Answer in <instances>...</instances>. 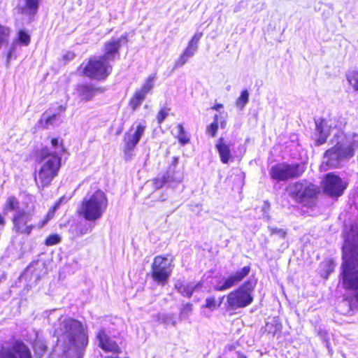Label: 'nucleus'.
Returning <instances> with one entry per match:
<instances>
[{
    "label": "nucleus",
    "mask_w": 358,
    "mask_h": 358,
    "mask_svg": "<svg viewBox=\"0 0 358 358\" xmlns=\"http://www.w3.org/2000/svg\"><path fill=\"white\" fill-rule=\"evenodd\" d=\"M250 272V266H245L227 278H223L214 286L216 291H224L241 282Z\"/></svg>",
    "instance_id": "nucleus-14"
},
{
    "label": "nucleus",
    "mask_w": 358,
    "mask_h": 358,
    "mask_svg": "<svg viewBox=\"0 0 358 358\" xmlns=\"http://www.w3.org/2000/svg\"><path fill=\"white\" fill-rule=\"evenodd\" d=\"M220 127H221L222 129L225 128V127H226V125H227V122H226V121H225L224 120H223L220 121Z\"/></svg>",
    "instance_id": "nucleus-52"
},
{
    "label": "nucleus",
    "mask_w": 358,
    "mask_h": 358,
    "mask_svg": "<svg viewBox=\"0 0 358 358\" xmlns=\"http://www.w3.org/2000/svg\"><path fill=\"white\" fill-rule=\"evenodd\" d=\"M316 135L317 145L324 144L332 129H335L336 125L332 120L327 121L324 120H315Z\"/></svg>",
    "instance_id": "nucleus-18"
},
{
    "label": "nucleus",
    "mask_w": 358,
    "mask_h": 358,
    "mask_svg": "<svg viewBox=\"0 0 358 358\" xmlns=\"http://www.w3.org/2000/svg\"><path fill=\"white\" fill-rule=\"evenodd\" d=\"M59 327L55 330L57 344L61 343L66 352L71 348L84 350L88 345V333L83 324L71 317L59 319Z\"/></svg>",
    "instance_id": "nucleus-4"
},
{
    "label": "nucleus",
    "mask_w": 358,
    "mask_h": 358,
    "mask_svg": "<svg viewBox=\"0 0 358 358\" xmlns=\"http://www.w3.org/2000/svg\"><path fill=\"white\" fill-rule=\"evenodd\" d=\"M341 280L348 292L339 305L340 311L348 313L358 308V223L345 224L343 231Z\"/></svg>",
    "instance_id": "nucleus-1"
},
{
    "label": "nucleus",
    "mask_w": 358,
    "mask_h": 358,
    "mask_svg": "<svg viewBox=\"0 0 358 358\" xmlns=\"http://www.w3.org/2000/svg\"><path fill=\"white\" fill-rule=\"evenodd\" d=\"M177 138L178 141L182 145L187 144L189 141V138L182 124L177 125Z\"/></svg>",
    "instance_id": "nucleus-27"
},
{
    "label": "nucleus",
    "mask_w": 358,
    "mask_h": 358,
    "mask_svg": "<svg viewBox=\"0 0 358 358\" xmlns=\"http://www.w3.org/2000/svg\"><path fill=\"white\" fill-rule=\"evenodd\" d=\"M356 208H358V192L355 194L354 196V201H353Z\"/></svg>",
    "instance_id": "nucleus-48"
},
{
    "label": "nucleus",
    "mask_w": 358,
    "mask_h": 358,
    "mask_svg": "<svg viewBox=\"0 0 358 358\" xmlns=\"http://www.w3.org/2000/svg\"><path fill=\"white\" fill-rule=\"evenodd\" d=\"M223 108V105L221 103H217L215 104L212 108L215 110H220L221 108Z\"/></svg>",
    "instance_id": "nucleus-47"
},
{
    "label": "nucleus",
    "mask_w": 358,
    "mask_h": 358,
    "mask_svg": "<svg viewBox=\"0 0 358 358\" xmlns=\"http://www.w3.org/2000/svg\"><path fill=\"white\" fill-rule=\"evenodd\" d=\"M171 264L166 257L157 256L152 264V277L160 285H164L171 273Z\"/></svg>",
    "instance_id": "nucleus-11"
},
{
    "label": "nucleus",
    "mask_w": 358,
    "mask_h": 358,
    "mask_svg": "<svg viewBox=\"0 0 358 358\" xmlns=\"http://www.w3.org/2000/svg\"><path fill=\"white\" fill-rule=\"evenodd\" d=\"M62 120L57 113L52 114L49 111L44 113L40 120L41 126L44 128L48 129L50 126L58 125Z\"/></svg>",
    "instance_id": "nucleus-22"
},
{
    "label": "nucleus",
    "mask_w": 358,
    "mask_h": 358,
    "mask_svg": "<svg viewBox=\"0 0 358 358\" xmlns=\"http://www.w3.org/2000/svg\"><path fill=\"white\" fill-rule=\"evenodd\" d=\"M188 59H189L183 54H181L180 57L175 62L174 69L182 67L188 61Z\"/></svg>",
    "instance_id": "nucleus-43"
},
{
    "label": "nucleus",
    "mask_w": 358,
    "mask_h": 358,
    "mask_svg": "<svg viewBox=\"0 0 358 358\" xmlns=\"http://www.w3.org/2000/svg\"><path fill=\"white\" fill-rule=\"evenodd\" d=\"M66 150L62 141L52 138L50 145L41 149L37 158L41 166L35 175V180L38 187L49 185L57 176L61 166V158Z\"/></svg>",
    "instance_id": "nucleus-2"
},
{
    "label": "nucleus",
    "mask_w": 358,
    "mask_h": 358,
    "mask_svg": "<svg viewBox=\"0 0 358 358\" xmlns=\"http://www.w3.org/2000/svg\"><path fill=\"white\" fill-rule=\"evenodd\" d=\"M6 223L5 218L0 213V225L3 226Z\"/></svg>",
    "instance_id": "nucleus-49"
},
{
    "label": "nucleus",
    "mask_w": 358,
    "mask_h": 358,
    "mask_svg": "<svg viewBox=\"0 0 358 358\" xmlns=\"http://www.w3.org/2000/svg\"><path fill=\"white\" fill-rule=\"evenodd\" d=\"M158 180H162L160 186L163 184L169 183L170 182H180L182 180V176L179 172L176 173L174 169L169 167L165 174L162 176L161 178H158Z\"/></svg>",
    "instance_id": "nucleus-23"
},
{
    "label": "nucleus",
    "mask_w": 358,
    "mask_h": 358,
    "mask_svg": "<svg viewBox=\"0 0 358 358\" xmlns=\"http://www.w3.org/2000/svg\"><path fill=\"white\" fill-rule=\"evenodd\" d=\"M36 200L31 194H25L22 204L13 196L8 197L3 206V213L6 215L13 212L12 222L14 229L19 233L29 234L36 224L31 223L36 215Z\"/></svg>",
    "instance_id": "nucleus-3"
},
{
    "label": "nucleus",
    "mask_w": 358,
    "mask_h": 358,
    "mask_svg": "<svg viewBox=\"0 0 358 358\" xmlns=\"http://www.w3.org/2000/svg\"><path fill=\"white\" fill-rule=\"evenodd\" d=\"M324 192L331 197L341 196L346 189V184L334 173H327L322 180Z\"/></svg>",
    "instance_id": "nucleus-12"
},
{
    "label": "nucleus",
    "mask_w": 358,
    "mask_h": 358,
    "mask_svg": "<svg viewBox=\"0 0 358 358\" xmlns=\"http://www.w3.org/2000/svg\"><path fill=\"white\" fill-rule=\"evenodd\" d=\"M128 42V34L124 33L119 38H113L110 41L105 43L103 45L104 54L101 56L102 59L110 63L114 61L116 57H120L119 50L122 44Z\"/></svg>",
    "instance_id": "nucleus-13"
},
{
    "label": "nucleus",
    "mask_w": 358,
    "mask_h": 358,
    "mask_svg": "<svg viewBox=\"0 0 358 358\" xmlns=\"http://www.w3.org/2000/svg\"><path fill=\"white\" fill-rule=\"evenodd\" d=\"M64 197L61 198L59 201H57L55 205L52 206V209H50L47 215L46 219L43 220L41 223L38 224V227H43L49 220H50L53 215L55 212L59 208L61 203L63 201Z\"/></svg>",
    "instance_id": "nucleus-28"
},
{
    "label": "nucleus",
    "mask_w": 358,
    "mask_h": 358,
    "mask_svg": "<svg viewBox=\"0 0 358 358\" xmlns=\"http://www.w3.org/2000/svg\"><path fill=\"white\" fill-rule=\"evenodd\" d=\"M96 338L98 345L102 350L115 353L120 352V348L117 343L110 338L106 333L104 329H99L96 334Z\"/></svg>",
    "instance_id": "nucleus-17"
},
{
    "label": "nucleus",
    "mask_w": 358,
    "mask_h": 358,
    "mask_svg": "<svg viewBox=\"0 0 358 358\" xmlns=\"http://www.w3.org/2000/svg\"><path fill=\"white\" fill-rule=\"evenodd\" d=\"M221 358V357H220Z\"/></svg>",
    "instance_id": "nucleus-54"
},
{
    "label": "nucleus",
    "mask_w": 358,
    "mask_h": 358,
    "mask_svg": "<svg viewBox=\"0 0 358 358\" xmlns=\"http://www.w3.org/2000/svg\"><path fill=\"white\" fill-rule=\"evenodd\" d=\"M347 79L354 90H358V71H353L350 72L347 75Z\"/></svg>",
    "instance_id": "nucleus-32"
},
{
    "label": "nucleus",
    "mask_w": 358,
    "mask_h": 358,
    "mask_svg": "<svg viewBox=\"0 0 358 358\" xmlns=\"http://www.w3.org/2000/svg\"><path fill=\"white\" fill-rule=\"evenodd\" d=\"M270 324L269 323H267L266 324V331H268L269 333L272 332L273 334L275 333V331H272L271 329H270Z\"/></svg>",
    "instance_id": "nucleus-51"
},
{
    "label": "nucleus",
    "mask_w": 358,
    "mask_h": 358,
    "mask_svg": "<svg viewBox=\"0 0 358 358\" xmlns=\"http://www.w3.org/2000/svg\"><path fill=\"white\" fill-rule=\"evenodd\" d=\"M288 192L296 201L306 205L315 198L319 193V188L303 180L289 185Z\"/></svg>",
    "instance_id": "nucleus-9"
},
{
    "label": "nucleus",
    "mask_w": 358,
    "mask_h": 358,
    "mask_svg": "<svg viewBox=\"0 0 358 358\" xmlns=\"http://www.w3.org/2000/svg\"><path fill=\"white\" fill-rule=\"evenodd\" d=\"M124 155L125 160H131L134 155V148L124 145Z\"/></svg>",
    "instance_id": "nucleus-39"
},
{
    "label": "nucleus",
    "mask_w": 358,
    "mask_h": 358,
    "mask_svg": "<svg viewBox=\"0 0 358 358\" xmlns=\"http://www.w3.org/2000/svg\"><path fill=\"white\" fill-rule=\"evenodd\" d=\"M305 171L304 164L282 162L272 166L269 170V175L273 180L281 182L299 178Z\"/></svg>",
    "instance_id": "nucleus-8"
},
{
    "label": "nucleus",
    "mask_w": 358,
    "mask_h": 358,
    "mask_svg": "<svg viewBox=\"0 0 358 358\" xmlns=\"http://www.w3.org/2000/svg\"><path fill=\"white\" fill-rule=\"evenodd\" d=\"M108 198L104 192L96 189L83 198L78 208L80 216L87 221L94 222L102 217L108 208Z\"/></svg>",
    "instance_id": "nucleus-5"
},
{
    "label": "nucleus",
    "mask_w": 358,
    "mask_h": 358,
    "mask_svg": "<svg viewBox=\"0 0 358 358\" xmlns=\"http://www.w3.org/2000/svg\"><path fill=\"white\" fill-rule=\"evenodd\" d=\"M335 264L332 259H328L323 262L321 264V275L327 278L329 275L334 271Z\"/></svg>",
    "instance_id": "nucleus-25"
},
{
    "label": "nucleus",
    "mask_w": 358,
    "mask_h": 358,
    "mask_svg": "<svg viewBox=\"0 0 358 358\" xmlns=\"http://www.w3.org/2000/svg\"><path fill=\"white\" fill-rule=\"evenodd\" d=\"M75 57V54L73 52H66L63 55V59L65 62H69L73 59Z\"/></svg>",
    "instance_id": "nucleus-45"
},
{
    "label": "nucleus",
    "mask_w": 358,
    "mask_h": 358,
    "mask_svg": "<svg viewBox=\"0 0 358 358\" xmlns=\"http://www.w3.org/2000/svg\"><path fill=\"white\" fill-rule=\"evenodd\" d=\"M354 155L355 149L351 145H344L341 142H338L324 153L320 169L325 171L329 169L338 168L345 159L352 157Z\"/></svg>",
    "instance_id": "nucleus-7"
},
{
    "label": "nucleus",
    "mask_w": 358,
    "mask_h": 358,
    "mask_svg": "<svg viewBox=\"0 0 358 358\" xmlns=\"http://www.w3.org/2000/svg\"><path fill=\"white\" fill-rule=\"evenodd\" d=\"M159 320L166 325L175 326L176 324V320L173 314H162L160 315Z\"/></svg>",
    "instance_id": "nucleus-33"
},
{
    "label": "nucleus",
    "mask_w": 358,
    "mask_h": 358,
    "mask_svg": "<svg viewBox=\"0 0 358 358\" xmlns=\"http://www.w3.org/2000/svg\"><path fill=\"white\" fill-rule=\"evenodd\" d=\"M39 0H26V7L24 12L29 14H34L38 7Z\"/></svg>",
    "instance_id": "nucleus-30"
},
{
    "label": "nucleus",
    "mask_w": 358,
    "mask_h": 358,
    "mask_svg": "<svg viewBox=\"0 0 358 358\" xmlns=\"http://www.w3.org/2000/svg\"><path fill=\"white\" fill-rule=\"evenodd\" d=\"M18 40L24 45H28L30 43V36L25 31H20L18 33Z\"/></svg>",
    "instance_id": "nucleus-36"
},
{
    "label": "nucleus",
    "mask_w": 358,
    "mask_h": 358,
    "mask_svg": "<svg viewBox=\"0 0 358 358\" xmlns=\"http://www.w3.org/2000/svg\"><path fill=\"white\" fill-rule=\"evenodd\" d=\"M155 80V75L149 76L148 78L145 80L142 87L139 90H137V91H138L139 92H141V94L146 96L147 94H148L154 87Z\"/></svg>",
    "instance_id": "nucleus-26"
},
{
    "label": "nucleus",
    "mask_w": 358,
    "mask_h": 358,
    "mask_svg": "<svg viewBox=\"0 0 358 358\" xmlns=\"http://www.w3.org/2000/svg\"><path fill=\"white\" fill-rule=\"evenodd\" d=\"M169 111L170 108L166 107H164L160 109V110L158 112L157 115V120L159 124L163 122L165 118L169 115Z\"/></svg>",
    "instance_id": "nucleus-34"
},
{
    "label": "nucleus",
    "mask_w": 358,
    "mask_h": 358,
    "mask_svg": "<svg viewBox=\"0 0 358 358\" xmlns=\"http://www.w3.org/2000/svg\"><path fill=\"white\" fill-rule=\"evenodd\" d=\"M145 121L135 122L124 135V145L136 148L145 130Z\"/></svg>",
    "instance_id": "nucleus-16"
},
{
    "label": "nucleus",
    "mask_w": 358,
    "mask_h": 358,
    "mask_svg": "<svg viewBox=\"0 0 358 358\" xmlns=\"http://www.w3.org/2000/svg\"><path fill=\"white\" fill-rule=\"evenodd\" d=\"M14 48H11L7 55V62L8 63L10 59H12Z\"/></svg>",
    "instance_id": "nucleus-46"
},
{
    "label": "nucleus",
    "mask_w": 358,
    "mask_h": 358,
    "mask_svg": "<svg viewBox=\"0 0 358 358\" xmlns=\"http://www.w3.org/2000/svg\"><path fill=\"white\" fill-rule=\"evenodd\" d=\"M205 308H209L211 310L216 309L217 305L214 297H208L206 299Z\"/></svg>",
    "instance_id": "nucleus-44"
},
{
    "label": "nucleus",
    "mask_w": 358,
    "mask_h": 358,
    "mask_svg": "<svg viewBox=\"0 0 358 358\" xmlns=\"http://www.w3.org/2000/svg\"><path fill=\"white\" fill-rule=\"evenodd\" d=\"M197 48L192 46V45L188 44L186 49L183 51L182 54H183L188 59L192 57L195 52H196Z\"/></svg>",
    "instance_id": "nucleus-41"
},
{
    "label": "nucleus",
    "mask_w": 358,
    "mask_h": 358,
    "mask_svg": "<svg viewBox=\"0 0 358 358\" xmlns=\"http://www.w3.org/2000/svg\"><path fill=\"white\" fill-rule=\"evenodd\" d=\"M202 287V284L201 282H198L196 285H192L191 283H186L183 281H177L175 284V287L182 296H186L187 298H190L192 295V293L194 290H196Z\"/></svg>",
    "instance_id": "nucleus-21"
},
{
    "label": "nucleus",
    "mask_w": 358,
    "mask_h": 358,
    "mask_svg": "<svg viewBox=\"0 0 358 358\" xmlns=\"http://www.w3.org/2000/svg\"><path fill=\"white\" fill-rule=\"evenodd\" d=\"M10 29L0 24V45L5 42L10 35Z\"/></svg>",
    "instance_id": "nucleus-35"
},
{
    "label": "nucleus",
    "mask_w": 358,
    "mask_h": 358,
    "mask_svg": "<svg viewBox=\"0 0 358 358\" xmlns=\"http://www.w3.org/2000/svg\"><path fill=\"white\" fill-rule=\"evenodd\" d=\"M219 117L217 115H215L214 116V120L213 122L207 127L206 128V133L208 134L212 137H215L217 134L218 127H219V122H218Z\"/></svg>",
    "instance_id": "nucleus-29"
},
{
    "label": "nucleus",
    "mask_w": 358,
    "mask_h": 358,
    "mask_svg": "<svg viewBox=\"0 0 358 358\" xmlns=\"http://www.w3.org/2000/svg\"><path fill=\"white\" fill-rule=\"evenodd\" d=\"M111 71L110 63L102 59L101 56L91 58L83 69L85 76L96 80H105Z\"/></svg>",
    "instance_id": "nucleus-10"
},
{
    "label": "nucleus",
    "mask_w": 358,
    "mask_h": 358,
    "mask_svg": "<svg viewBox=\"0 0 358 358\" xmlns=\"http://www.w3.org/2000/svg\"><path fill=\"white\" fill-rule=\"evenodd\" d=\"M192 310V305L190 303H186L180 311V317L182 319H187L190 315Z\"/></svg>",
    "instance_id": "nucleus-38"
},
{
    "label": "nucleus",
    "mask_w": 358,
    "mask_h": 358,
    "mask_svg": "<svg viewBox=\"0 0 358 358\" xmlns=\"http://www.w3.org/2000/svg\"><path fill=\"white\" fill-rule=\"evenodd\" d=\"M202 36H203L202 32L195 33L188 44L192 45V46L198 48V43H199V41H200V39L201 38Z\"/></svg>",
    "instance_id": "nucleus-42"
},
{
    "label": "nucleus",
    "mask_w": 358,
    "mask_h": 358,
    "mask_svg": "<svg viewBox=\"0 0 358 358\" xmlns=\"http://www.w3.org/2000/svg\"><path fill=\"white\" fill-rule=\"evenodd\" d=\"M61 241V237L58 234H52L49 236L45 240V245H54Z\"/></svg>",
    "instance_id": "nucleus-37"
},
{
    "label": "nucleus",
    "mask_w": 358,
    "mask_h": 358,
    "mask_svg": "<svg viewBox=\"0 0 358 358\" xmlns=\"http://www.w3.org/2000/svg\"><path fill=\"white\" fill-rule=\"evenodd\" d=\"M0 358H32L28 347L22 342H15L12 346L0 348Z\"/></svg>",
    "instance_id": "nucleus-15"
},
{
    "label": "nucleus",
    "mask_w": 358,
    "mask_h": 358,
    "mask_svg": "<svg viewBox=\"0 0 358 358\" xmlns=\"http://www.w3.org/2000/svg\"><path fill=\"white\" fill-rule=\"evenodd\" d=\"M78 96L85 101L90 100L96 94L102 92L99 87H96L92 84H83L77 87Z\"/></svg>",
    "instance_id": "nucleus-19"
},
{
    "label": "nucleus",
    "mask_w": 358,
    "mask_h": 358,
    "mask_svg": "<svg viewBox=\"0 0 358 358\" xmlns=\"http://www.w3.org/2000/svg\"><path fill=\"white\" fill-rule=\"evenodd\" d=\"M268 230L271 234H276L282 238H285L287 234V232L284 229L277 227H268Z\"/></svg>",
    "instance_id": "nucleus-40"
},
{
    "label": "nucleus",
    "mask_w": 358,
    "mask_h": 358,
    "mask_svg": "<svg viewBox=\"0 0 358 358\" xmlns=\"http://www.w3.org/2000/svg\"><path fill=\"white\" fill-rule=\"evenodd\" d=\"M59 110L60 112H63V111H64L66 110V108L61 105V106H59Z\"/></svg>",
    "instance_id": "nucleus-53"
},
{
    "label": "nucleus",
    "mask_w": 358,
    "mask_h": 358,
    "mask_svg": "<svg viewBox=\"0 0 358 358\" xmlns=\"http://www.w3.org/2000/svg\"><path fill=\"white\" fill-rule=\"evenodd\" d=\"M249 100V92L247 90L242 91L241 96L236 100V106L243 109Z\"/></svg>",
    "instance_id": "nucleus-31"
},
{
    "label": "nucleus",
    "mask_w": 358,
    "mask_h": 358,
    "mask_svg": "<svg viewBox=\"0 0 358 358\" xmlns=\"http://www.w3.org/2000/svg\"><path fill=\"white\" fill-rule=\"evenodd\" d=\"M215 147L219 152L221 162L223 164H227L232 158L229 144H227L224 138L221 137L218 139Z\"/></svg>",
    "instance_id": "nucleus-20"
},
{
    "label": "nucleus",
    "mask_w": 358,
    "mask_h": 358,
    "mask_svg": "<svg viewBox=\"0 0 358 358\" xmlns=\"http://www.w3.org/2000/svg\"><path fill=\"white\" fill-rule=\"evenodd\" d=\"M255 283L252 280L245 282L238 289L226 296V307L228 310H236L250 305L253 301V291Z\"/></svg>",
    "instance_id": "nucleus-6"
},
{
    "label": "nucleus",
    "mask_w": 358,
    "mask_h": 358,
    "mask_svg": "<svg viewBox=\"0 0 358 358\" xmlns=\"http://www.w3.org/2000/svg\"><path fill=\"white\" fill-rule=\"evenodd\" d=\"M145 99V96L136 90L129 101V106L133 110H136L140 107Z\"/></svg>",
    "instance_id": "nucleus-24"
},
{
    "label": "nucleus",
    "mask_w": 358,
    "mask_h": 358,
    "mask_svg": "<svg viewBox=\"0 0 358 358\" xmlns=\"http://www.w3.org/2000/svg\"><path fill=\"white\" fill-rule=\"evenodd\" d=\"M5 279V273L3 271H0V282Z\"/></svg>",
    "instance_id": "nucleus-50"
}]
</instances>
